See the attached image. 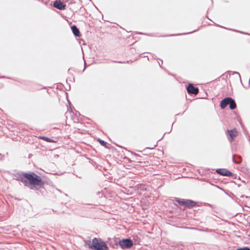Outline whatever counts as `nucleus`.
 <instances>
[{
    "label": "nucleus",
    "mask_w": 250,
    "mask_h": 250,
    "mask_svg": "<svg viewBox=\"0 0 250 250\" xmlns=\"http://www.w3.org/2000/svg\"><path fill=\"white\" fill-rule=\"evenodd\" d=\"M23 176L29 182L30 185L34 186L42 187L44 185V182L42 178L34 172L24 173Z\"/></svg>",
    "instance_id": "obj_1"
},
{
    "label": "nucleus",
    "mask_w": 250,
    "mask_h": 250,
    "mask_svg": "<svg viewBox=\"0 0 250 250\" xmlns=\"http://www.w3.org/2000/svg\"><path fill=\"white\" fill-rule=\"evenodd\" d=\"M88 247L94 250H106L108 247L105 243L101 239L94 238L89 241Z\"/></svg>",
    "instance_id": "obj_2"
},
{
    "label": "nucleus",
    "mask_w": 250,
    "mask_h": 250,
    "mask_svg": "<svg viewBox=\"0 0 250 250\" xmlns=\"http://www.w3.org/2000/svg\"><path fill=\"white\" fill-rule=\"evenodd\" d=\"M176 202L179 203V205L184 206L186 207L189 208L193 207L196 206V203L192 200H176Z\"/></svg>",
    "instance_id": "obj_3"
},
{
    "label": "nucleus",
    "mask_w": 250,
    "mask_h": 250,
    "mask_svg": "<svg viewBox=\"0 0 250 250\" xmlns=\"http://www.w3.org/2000/svg\"><path fill=\"white\" fill-rule=\"evenodd\" d=\"M226 134L228 136L229 141L232 142L234 138L238 136V132L236 128H233L231 130H227Z\"/></svg>",
    "instance_id": "obj_4"
},
{
    "label": "nucleus",
    "mask_w": 250,
    "mask_h": 250,
    "mask_svg": "<svg viewBox=\"0 0 250 250\" xmlns=\"http://www.w3.org/2000/svg\"><path fill=\"white\" fill-rule=\"evenodd\" d=\"M119 244L123 249H129L133 246V242L130 239H124L119 241Z\"/></svg>",
    "instance_id": "obj_5"
},
{
    "label": "nucleus",
    "mask_w": 250,
    "mask_h": 250,
    "mask_svg": "<svg viewBox=\"0 0 250 250\" xmlns=\"http://www.w3.org/2000/svg\"><path fill=\"white\" fill-rule=\"evenodd\" d=\"M216 172L218 174L224 176L231 177L233 175V173L231 171L225 168L217 169Z\"/></svg>",
    "instance_id": "obj_6"
},
{
    "label": "nucleus",
    "mask_w": 250,
    "mask_h": 250,
    "mask_svg": "<svg viewBox=\"0 0 250 250\" xmlns=\"http://www.w3.org/2000/svg\"><path fill=\"white\" fill-rule=\"evenodd\" d=\"M187 91L188 93L196 95L198 93L199 89L194 87L192 84H189L187 87Z\"/></svg>",
    "instance_id": "obj_7"
},
{
    "label": "nucleus",
    "mask_w": 250,
    "mask_h": 250,
    "mask_svg": "<svg viewBox=\"0 0 250 250\" xmlns=\"http://www.w3.org/2000/svg\"><path fill=\"white\" fill-rule=\"evenodd\" d=\"M53 6L59 10H62L65 8V4L61 1H54Z\"/></svg>",
    "instance_id": "obj_8"
},
{
    "label": "nucleus",
    "mask_w": 250,
    "mask_h": 250,
    "mask_svg": "<svg viewBox=\"0 0 250 250\" xmlns=\"http://www.w3.org/2000/svg\"><path fill=\"white\" fill-rule=\"evenodd\" d=\"M230 100V97H227L221 101L220 106L221 108H225L226 106L229 104V101Z\"/></svg>",
    "instance_id": "obj_9"
},
{
    "label": "nucleus",
    "mask_w": 250,
    "mask_h": 250,
    "mask_svg": "<svg viewBox=\"0 0 250 250\" xmlns=\"http://www.w3.org/2000/svg\"><path fill=\"white\" fill-rule=\"evenodd\" d=\"M71 29L73 34L77 37L80 36V33L79 29L75 26L73 25L71 26Z\"/></svg>",
    "instance_id": "obj_10"
},
{
    "label": "nucleus",
    "mask_w": 250,
    "mask_h": 250,
    "mask_svg": "<svg viewBox=\"0 0 250 250\" xmlns=\"http://www.w3.org/2000/svg\"><path fill=\"white\" fill-rule=\"evenodd\" d=\"M230 100L229 101V108L231 109H234L236 107V104L235 101L231 98H230Z\"/></svg>",
    "instance_id": "obj_11"
},
{
    "label": "nucleus",
    "mask_w": 250,
    "mask_h": 250,
    "mask_svg": "<svg viewBox=\"0 0 250 250\" xmlns=\"http://www.w3.org/2000/svg\"><path fill=\"white\" fill-rule=\"evenodd\" d=\"M38 138L40 139L43 140L46 142H49V143H56V141H55L51 139H50L47 137H45V136H40L39 137H38Z\"/></svg>",
    "instance_id": "obj_12"
},
{
    "label": "nucleus",
    "mask_w": 250,
    "mask_h": 250,
    "mask_svg": "<svg viewBox=\"0 0 250 250\" xmlns=\"http://www.w3.org/2000/svg\"><path fill=\"white\" fill-rule=\"evenodd\" d=\"M98 141L100 143V144L102 145L103 146H105L106 145V143H105L104 141L98 139Z\"/></svg>",
    "instance_id": "obj_13"
},
{
    "label": "nucleus",
    "mask_w": 250,
    "mask_h": 250,
    "mask_svg": "<svg viewBox=\"0 0 250 250\" xmlns=\"http://www.w3.org/2000/svg\"><path fill=\"white\" fill-rule=\"evenodd\" d=\"M237 250H250V249L246 247V248L238 249Z\"/></svg>",
    "instance_id": "obj_14"
},
{
    "label": "nucleus",
    "mask_w": 250,
    "mask_h": 250,
    "mask_svg": "<svg viewBox=\"0 0 250 250\" xmlns=\"http://www.w3.org/2000/svg\"><path fill=\"white\" fill-rule=\"evenodd\" d=\"M236 163L239 164L240 163V162H235Z\"/></svg>",
    "instance_id": "obj_15"
}]
</instances>
